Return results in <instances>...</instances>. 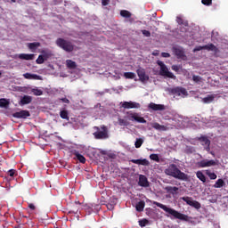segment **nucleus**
Here are the masks:
<instances>
[{"label": "nucleus", "instance_id": "1", "mask_svg": "<svg viewBox=\"0 0 228 228\" xmlns=\"http://www.w3.org/2000/svg\"><path fill=\"white\" fill-rule=\"evenodd\" d=\"M154 205L157 206L159 208L164 210L166 213H168V215L173 216L175 219L185 222H189L192 219L191 216L182 214L175 209H172L171 208L166 207L164 204L154 202Z\"/></svg>", "mask_w": 228, "mask_h": 228}, {"label": "nucleus", "instance_id": "2", "mask_svg": "<svg viewBox=\"0 0 228 228\" xmlns=\"http://www.w3.org/2000/svg\"><path fill=\"white\" fill-rule=\"evenodd\" d=\"M166 175H169L180 181H188V175L182 172L175 164H170L168 167L165 169Z\"/></svg>", "mask_w": 228, "mask_h": 228}, {"label": "nucleus", "instance_id": "3", "mask_svg": "<svg viewBox=\"0 0 228 228\" xmlns=\"http://www.w3.org/2000/svg\"><path fill=\"white\" fill-rule=\"evenodd\" d=\"M55 44L66 53H73L75 50V45H73L72 41L66 40L65 38L56 39Z\"/></svg>", "mask_w": 228, "mask_h": 228}, {"label": "nucleus", "instance_id": "4", "mask_svg": "<svg viewBox=\"0 0 228 228\" xmlns=\"http://www.w3.org/2000/svg\"><path fill=\"white\" fill-rule=\"evenodd\" d=\"M95 132L94 136L96 140H105L109 138V128L105 125L100 126H94Z\"/></svg>", "mask_w": 228, "mask_h": 228}, {"label": "nucleus", "instance_id": "5", "mask_svg": "<svg viewBox=\"0 0 228 228\" xmlns=\"http://www.w3.org/2000/svg\"><path fill=\"white\" fill-rule=\"evenodd\" d=\"M157 64L160 67V75L170 79H175L176 77L171 71L168 70L167 66L161 61H158Z\"/></svg>", "mask_w": 228, "mask_h": 228}, {"label": "nucleus", "instance_id": "6", "mask_svg": "<svg viewBox=\"0 0 228 228\" xmlns=\"http://www.w3.org/2000/svg\"><path fill=\"white\" fill-rule=\"evenodd\" d=\"M128 118H129V120L131 121H135L137 123H142V124L147 123V120H145V118L141 117L140 114L138 113H130Z\"/></svg>", "mask_w": 228, "mask_h": 228}, {"label": "nucleus", "instance_id": "7", "mask_svg": "<svg viewBox=\"0 0 228 228\" xmlns=\"http://www.w3.org/2000/svg\"><path fill=\"white\" fill-rule=\"evenodd\" d=\"M198 141H200L201 145L204 146L205 151L209 152L210 151L209 145L211 144V141H209L206 135L198 137Z\"/></svg>", "mask_w": 228, "mask_h": 228}, {"label": "nucleus", "instance_id": "8", "mask_svg": "<svg viewBox=\"0 0 228 228\" xmlns=\"http://www.w3.org/2000/svg\"><path fill=\"white\" fill-rule=\"evenodd\" d=\"M136 73L141 82L145 83L149 80V76L145 73L144 69H142V68L137 69Z\"/></svg>", "mask_w": 228, "mask_h": 228}, {"label": "nucleus", "instance_id": "9", "mask_svg": "<svg viewBox=\"0 0 228 228\" xmlns=\"http://www.w3.org/2000/svg\"><path fill=\"white\" fill-rule=\"evenodd\" d=\"M173 53L177 59L185 60L187 56H185L184 51L183 48L180 47H173Z\"/></svg>", "mask_w": 228, "mask_h": 228}, {"label": "nucleus", "instance_id": "10", "mask_svg": "<svg viewBox=\"0 0 228 228\" xmlns=\"http://www.w3.org/2000/svg\"><path fill=\"white\" fill-rule=\"evenodd\" d=\"M122 108H125L126 110L140 109L141 104L139 102H125L122 103Z\"/></svg>", "mask_w": 228, "mask_h": 228}, {"label": "nucleus", "instance_id": "11", "mask_svg": "<svg viewBox=\"0 0 228 228\" xmlns=\"http://www.w3.org/2000/svg\"><path fill=\"white\" fill-rule=\"evenodd\" d=\"M216 160H208V159H204L198 163V166L200 168L210 167L216 166Z\"/></svg>", "mask_w": 228, "mask_h": 228}, {"label": "nucleus", "instance_id": "12", "mask_svg": "<svg viewBox=\"0 0 228 228\" xmlns=\"http://www.w3.org/2000/svg\"><path fill=\"white\" fill-rule=\"evenodd\" d=\"M12 117H14L15 118L26 119L28 117H30V113L28 110H21V111H17L14 114H12Z\"/></svg>", "mask_w": 228, "mask_h": 228}, {"label": "nucleus", "instance_id": "13", "mask_svg": "<svg viewBox=\"0 0 228 228\" xmlns=\"http://www.w3.org/2000/svg\"><path fill=\"white\" fill-rule=\"evenodd\" d=\"M149 109L152 110L153 111H164L165 110V105L156 104L154 102H151L149 104Z\"/></svg>", "mask_w": 228, "mask_h": 228}, {"label": "nucleus", "instance_id": "14", "mask_svg": "<svg viewBox=\"0 0 228 228\" xmlns=\"http://www.w3.org/2000/svg\"><path fill=\"white\" fill-rule=\"evenodd\" d=\"M139 186L141 187H149V182L148 178L145 175H139V182H138Z\"/></svg>", "mask_w": 228, "mask_h": 228}, {"label": "nucleus", "instance_id": "15", "mask_svg": "<svg viewBox=\"0 0 228 228\" xmlns=\"http://www.w3.org/2000/svg\"><path fill=\"white\" fill-rule=\"evenodd\" d=\"M19 59L25 61H33L35 59L34 53H20Z\"/></svg>", "mask_w": 228, "mask_h": 228}, {"label": "nucleus", "instance_id": "16", "mask_svg": "<svg viewBox=\"0 0 228 228\" xmlns=\"http://www.w3.org/2000/svg\"><path fill=\"white\" fill-rule=\"evenodd\" d=\"M131 163H134V164L139 165V166H150V162L147 159H131Z\"/></svg>", "mask_w": 228, "mask_h": 228}, {"label": "nucleus", "instance_id": "17", "mask_svg": "<svg viewBox=\"0 0 228 228\" xmlns=\"http://www.w3.org/2000/svg\"><path fill=\"white\" fill-rule=\"evenodd\" d=\"M23 77L25 79H28V80H39V79H41L38 75L31 74V73H28V72L23 74Z\"/></svg>", "mask_w": 228, "mask_h": 228}, {"label": "nucleus", "instance_id": "18", "mask_svg": "<svg viewBox=\"0 0 228 228\" xmlns=\"http://www.w3.org/2000/svg\"><path fill=\"white\" fill-rule=\"evenodd\" d=\"M174 94H177V95H187L188 93H187V90L184 89L183 87H176L173 90Z\"/></svg>", "mask_w": 228, "mask_h": 228}, {"label": "nucleus", "instance_id": "19", "mask_svg": "<svg viewBox=\"0 0 228 228\" xmlns=\"http://www.w3.org/2000/svg\"><path fill=\"white\" fill-rule=\"evenodd\" d=\"M31 102H33V97L28 96V95H24L22 99H20V105H26V104H30Z\"/></svg>", "mask_w": 228, "mask_h": 228}, {"label": "nucleus", "instance_id": "20", "mask_svg": "<svg viewBox=\"0 0 228 228\" xmlns=\"http://www.w3.org/2000/svg\"><path fill=\"white\" fill-rule=\"evenodd\" d=\"M204 50L212 51L214 53H218V47H216L214 44H208L203 45Z\"/></svg>", "mask_w": 228, "mask_h": 228}, {"label": "nucleus", "instance_id": "21", "mask_svg": "<svg viewBox=\"0 0 228 228\" xmlns=\"http://www.w3.org/2000/svg\"><path fill=\"white\" fill-rule=\"evenodd\" d=\"M215 98H216V94H209L202 98V102H204L205 104H209L215 101Z\"/></svg>", "mask_w": 228, "mask_h": 228}, {"label": "nucleus", "instance_id": "22", "mask_svg": "<svg viewBox=\"0 0 228 228\" xmlns=\"http://www.w3.org/2000/svg\"><path fill=\"white\" fill-rule=\"evenodd\" d=\"M165 191L167 193H170L172 195H175L177 193V191H179V188L172 187V186H166Z\"/></svg>", "mask_w": 228, "mask_h": 228}, {"label": "nucleus", "instance_id": "23", "mask_svg": "<svg viewBox=\"0 0 228 228\" xmlns=\"http://www.w3.org/2000/svg\"><path fill=\"white\" fill-rule=\"evenodd\" d=\"M38 47H41V43H39V42H34V43L28 44V48L30 49L32 52H34Z\"/></svg>", "mask_w": 228, "mask_h": 228}, {"label": "nucleus", "instance_id": "24", "mask_svg": "<svg viewBox=\"0 0 228 228\" xmlns=\"http://www.w3.org/2000/svg\"><path fill=\"white\" fill-rule=\"evenodd\" d=\"M152 127L155 129V130H158V131H167V126H165L163 125H160L159 123H153L152 124Z\"/></svg>", "mask_w": 228, "mask_h": 228}, {"label": "nucleus", "instance_id": "25", "mask_svg": "<svg viewBox=\"0 0 228 228\" xmlns=\"http://www.w3.org/2000/svg\"><path fill=\"white\" fill-rule=\"evenodd\" d=\"M66 65H67V68L69 69H75L77 67V62L72 60H67Z\"/></svg>", "mask_w": 228, "mask_h": 228}, {"label": "nucleus", "instance_id": "26", "mask_svg": "<svg viewBox=\"0 0 228 228\" xmlns=\"http://www.w3.org/2000/svg\"><path fill=\"white\" fill-rule=\"evenodd\" d=\"M74 155H75L76 159H77L79 163L86 164V159L85 156H83L82 154H79L78 151H75Z\"/></svg>", "mask_w": 228, "mask_h": 228}, {"label": "nucleus", "instance_id": "27", "mask_svg": "<svg viewBox=\"0 0 228 228\" xmlns=\"http://www.w3.org/2000/svg\"><path fill=\"white\" fill-rule=\"evenodd\" d=\"M144 208H145V202L143 200H141L137 204H135V210L138 212L143 211Z\"/></svg>", "mask_w": 228, "mask_h": 228}, {"label": "nucleus", "instance_id": "28", "mask_svg": "<svg viewBox=\"0 0 228 228\" xmlns=\"http://www.w3.org/2000/svg\"><path fill=\"white\" fill-rule=\"evenodd\" d=\"M45 61H47V55H39L38 58L36 60V63L38 65H42Z\"/></svg>", "mask_w": 228, "mask_h": 228}, {"label": "nucleus", "instance_id": "29", "mask_svg": "<svg viewBox=\"0 0 228 228\" xmlns=\"http://www.w3.org/2000/svg\"><path fill=\"white\" fill-rule=\"evenodd\" d=\"M196 176L198 179H200L203 183H207V177L204 175L202 171H198L196 173Z\"/></svg>", "mask_w": 228, "mask_h": 228}, {"label": "nucleus", "instance_id": "30", "mask_svg": "<svg viewBox=\"0 0 228 228\" xmlns=\"http://www.w3.org/2000/svg\"><path fill=\"white\" fill-rule=\"evenodd\" d=\"M119 15H121V17H123L125 19H129L130 17H132V13H130V12L127 10L120 11Z\"/></svg>", "mask_w": 228, "mask_h": 228}, {"label": "nucleus", "instance_id": "31", "mask_svg": "<svg viewBox=\"0 0 228 228\" xmlns=\"http://www.w3.org/2000/svg\"><path fill=\"white\" fill-rule=\"evenodd\" d=\"M224 186V182L223 179L219 178L217 179V181L216 182V183L213 185L214 188L216 189H220L223 188Z\"/></svg>", "mask_w": 228, "mask_h": 228}, {"label": "nucleus", "instance_id": "32", "mask_svg": "<svg viewBox=\"0 0 228 228\" xmlns=\"http://www.w3.org/2000/svg\"><path fill=\"white\" fill-rule=\"evenodd\" d=\"M143 143H144L143 139L142 138L135 139V142H134L135 149H140Z\"/></svg>", "mask_w": 228, "mask_h": 228}, {"label": "nucleus", "instance_id": "33", "mask_svg": "<svg viewBox=\"0 0 228 228\" xmlns=\"http://www.w3.org/2000/svg\"><path fill=\"white\" fill-rule=\"evenodd\" d=\"M60 117H61V118H62L64 120H69V111H67V110L60 111Z\"/></svg>", "mask_w": 228, "mask_h": 228}, {"label": "nucleus", "instance_id": "34", "mask_svg": "<svg viewBox=\"0 0 228 228\" xmlns=\"http://www.w3.org/2000/svg\"><path fill=\"white\" fill-rule=\"evenodd\" d=\"M181 200L186 203V205L191 206L196 200H193L191 197H182Z\"/></svg>", "mask_w": 228, "mask_h": 228}, {"label": "nucleus", "instance_id": "35", "mask_svg": "<svg viewBox=\"0 0 228 228\" xmlns=\"http://www.w3.org/2000/svg\"><path fill=\"white\" fill-rule=\"evenodd\" d=\"M123 77H125L126 79H134L136 77V75L134 72H125Z\"/></svg>", "mask_w": 228, "mask_h": 228}, {"label": "nucleus", "instance_id": "36", "mask_svg": "<svg viewBox=\"0 0 228 228\" xmlns=\"http://www.w3.org/2000/svg\"><path fill=\"white\" fill-rule=\"evenodd\" d=\"M31 93H32V94H34L36 96L43 95V90H40L37 87L32 88L31 89Z\"/></svg>", "mask_w": 228, "mask_h": 228}, {"label": "nucleus", "instance_id": "37", "mask_svg": "<svg viewBox=\"0 0 228 228\" xmlns=\"http://www.w3.org/2000/svg\"><path fill=\"white\" fill-rule=\"evenodd\" d=\"M206 175L208 176V178L210 180H216L217 175H216V173H212L210 170H206Z\"/></svg>", "mask_w": 228, "mask_h": 228}, {"label": "nucleus", "instance_id": "38", "mask_svg": "<svg viewBox=\"0 0 228 228\" xmlns=\"http://www.w3.org/2000/svg\"><path fill=\"white\" fill-rule=\"evenodd\" d=\"M138 223H139V226L145 227L149 224V221L147 218H142V220H139Z\"/></svg>", "mask_w": 228, "mask_h": 228}, {"label": "nucleus", "instance_id": "39", "mask_svg": "<svg viewBox=\"0 0 228 228\" xmlns=\"http://www.w3.org/2000/svg\"><path fill=\"white\" fill-rule=\"evenodd\" d=\"M150 159H152L153 161L159 163L160 162V159L159 156L158 154H151L150 155Z\"/></svg>", "mask_w": 228, "mask_h": 228}, {"label": "nucleus", "instance_id": "40", "mask_svg": "<svg viewBox=\"0 0 228 228\" xmlns=\"http://www.w3.org/2000/svg\"><path fill=\"white\" fill-rule=\"evenodd\" d=\"M10 104L6 99H0V108H6Z\"/></svg>", "mask_w": 228, "mask_h": 228}, {"label": "nucleus", "instance_id": "41", "mask_svg": "<svg viewBox=\"0 0 228 228\" xmlns=\"http://www.w3.org/2000/svg\"><path fill=\"white\" fill-rule=\"evenodd\" d=\"M190 206L196 209H200L201 208L200 203L197 200L191 203Z\"/></svg>", "mask_w": 228, "mask_h": 228}, {"label": "nucleus", "instance_id": "42", "mask_svg": "<svg viewBox=\"0 0 228 228\" xmlns=\"http://www.w3.org/2000/svg\"><path fill=\"white\" fill-rule=\"evenodd\" d=\"M176 22H177L179 25L187 26V22H184V21H183V19L181 18V17H177V18H176Z\"/></svg>", "mask_w": 228, "mask_h": 228}, {"label": "nucleus", "instance_id": "43", "mask_svg": "<svg viewBox=\"0 0 228 228\" xmlns=\"http://www.w3.org/2000/svg\"><path fill=\"white\" fill-rule=\"evenodd\" d=\"M16 173H17V170H15V169H9L7 172V175H9L11 177H14Z\"/></svg>", "mask_w": 228, "mask_h": 228}, {"label": "nucleus", "instance_id": "44", "mask_svg": "<svg viewBox=\"0 0 228 228\" xmlns=\"http://www.w3.org/2000/svg\"><path fill=\"white\" fill-rule=\"evenodd\" d=\"M118 125H119V126H128V122L126 121V120L123 119V118H118Z\"/></svg>", "mask_w": 228, "mask_h": 228}, {"label": "nucleus", "instance_id": "45", "mask_svg": "<svg viewBox=\"0 0 228 228\" xmlns=\"http://www.w3.org/2000/svg\"><path fill=\"white\" fill-rule=\"evenodd\" d=\"M201 4H204L205 6H211L212 0H201Z\"/></svg>", "mask_w": 228, "mask_h": 228}, {"label": "nucleus", "instance_id": "46", "mask_svg": "<svg viewBox=\"0 0 228 228\" xmlns=\"http://www.w3.org/2000/svg\"><path fill=\"white\" fill-rule=\"evenodd\" d=\"M142 34L144 35L145 37H151V33L149 30H147V29H142Z\"/></svg>", "mask_w": 228, "mask_h": 228}, {"label": "nucleus", "instance_id": "47", "mask_svg": "<svg viewBox=\"0 0 228 228\" xmlns=\"http://www.w3.org/2000/svg\"><path fill=\"white\" fill-rule=\"evenodd\" d=\"M181 69V66L179 65H173L171 66V70L175 71V72H179Z\"/></svg>", "mask_w": 228, "mask_h": 228}, {"label": "nucleus", "instance_id": "48", "mask_svg": "<svg viewBox=\"0 0 228 228\" xmlns=\"http://www.w3.org/2000/svg\"><path fill=\"white\" fill-rule=\"evenodd\" d=\"M201 50H204L203 46H197V47H194L193 53L200 52Z\"/></svg>", "mask_w": 228, "mask_h": 228}, {"label": "nucleus", "instance_id": "49", "mask_svg": "<svg viewBox=\"0 0 228 228\" xmlns=\"http://www.w3.org/2000/svg\"><path fill=\"white\" fill-rule=\"evenodd\" d=\"M161 56L164 57V58H169V57H171V54L168 53H162Z\"/></svg>", "mask_w": 228, "mask_h": 228}, {"label": "nucleus", "instance_id": "50", "mask_svg": "<svg viewBox=\"0 0 228 228\" xmlns=\"http://www.w3.org/2000/svg\"><path fill=\"white\" fill-rule=\"evenodd\" d=\"M192 79H193L194 82H200V77H199V76H196V75H193V76H192Z\"/></svg>", "mask_w": 228, "mask_h": 228}, {"label": "nucleus", "instance_id": "51", "mask_svg": "<svg viewBox=\"0 0 228 228\" xmlns=\"http://www.w3.org/2000/svg\"><path fill=\"white\" fill-rule=\"evenodd\" d=\"M110 4V0H102V6H107Z\"/></svg>", "mask_w": 228, "mask_h": 228}, {"label": "nucleus", "instance_id": "52", "mask_svg": "<svg viewBox=\"0 0 228 228\" xmlns=\"http://www.w3.org/2000/svg\"><path fill=\"white\" fill-rule=\"evenodd\" d=\"M28 207V208H30L32 211H34V210L36 209V207H35V205H34L33 203H29Z\"/></svg>", "mask_w": 228, "mask_h": 228}, {"label": "nucleus", "instance_id": "53", "mask_svg": "<svg viewBox=\"0 0 228 228\" xmlns=\"http://www.w3.org/2000/svg\"><path fill=\"white\" fill-rule=\"evenodd\" d=\"M61 102H64V103H66V104H69V100L67 99V98H62V99H61Z\"/></svg>", "mask_w": 228, "mask_h": 228}, {"label": "nucleus", "instance_id": "54", "mask_svg": "<svg viewBox=\"0 0 228 228\" xmlns=\"http://www.w3.org/2000/svg\"><path fill=\"white\" fill-rule=\"evenodd\" d=\"M12 1V3H16L17 1L16 0H11Z\"/></svg>", "mask_w": 228, "mask_h": 228}, {"label": "nucleus", "instance_id": "55", "mask_svg": "<svg viewBox=\"0 0 228 228\" xmlns=\"http://www.w3.org/2000/svg\"><path fill=\"white\" fill-rule=\"evenodd\" d=\"M23 218H28V217L26 216H24Z\"/></svg>", "mask_w": 228, "mask_h": 228}]
</instances>
